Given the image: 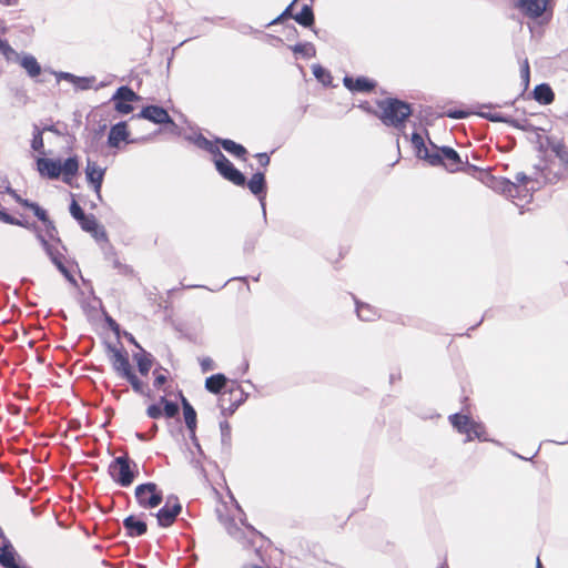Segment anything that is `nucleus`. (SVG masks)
<instances>
[{
    "mask_svg": "<svg viewBox=\"0 0 568 568\" xmlns=\"http://www.w3.org/2000/svg\"><path fill=\"white\" fill-rule=\"evenodd\" d=\"M293 19L303 27H311L314 23V13L310 6L305 4L301 12L293 16Z\"/></svg>",
    "mask_w": 568,
    "mask_h": 568,
    "instance_id": "31",
    "label": "nucleus"
},
{
    "mask_svg": "<svg viewBox=\"0 0 568 568\" xmlns=\"http://www.w3.org/2000/svg\"><path fill=\"white\" fill-rule=\"evenodd\" d=\"M79 170V162L75 156L68 158L63 164H61V174H63V181L69 182V179L74 176Z\"/></svg>",
    "mask_w": 568,
    "mask_h": 568,
    "instance_id": "29",
    "label": "nucleus"
},
{
    "mask_svg": "<svg viewBox=\"0 0 568 568\" xmlns=\"http://www.w3.org/2000/svg\"><path fill=\"white\" fill-rule=\"evenodd\" d=\"M108 351L110 354L112 367L120 377L124 378L133 372L129 362L128 353L122 347H116L109 344Z\"/></svg>",
    "mask_w": 568,
    "mask_h": 568,
    "instance_id": "9",
    "label": "nucleus"
},
{
    "mask_svg": "<svg viewBox=\"0 0 568 568\" xmlns=\"http://www.w3.org/2000/svg\"><path fill=\"white\" fill-rule=\"evenodd\" d=\"M549 144L550 150L555 153L559 161L560 171L556 172L551 178V170L548 168L544 170L542 174L548 182H555L556 180L561 179L566 173H568V149L565 145V143L559 140L550 141Z\"/></svg>",
    "mask_w": 568,
    "mask_h": 568,
    "instance_id": "6",
    "label": "nucleus"
},
{
    "mask_svg": "<svg viewBox=\"0 0 568 568\" xmlns=\"http://www.w3.org/2000/svg\"><path fill=\"white\" fill-rule=\"evenodd\" d=\"M449 116L453 119H462L465 116V112L458 111V112L449 113Z\"/></svg>",
    "mask_w": 568,
    "mask_h": 568,
    "instance_id": "60",
    "label": "nucleus"
},
{
    "mask_svg": "<svg viewBox=\"0 0 568 568\" xmlns=\"http://www.w3.org/2000/svg\"><path fill=\"white\" fill-rule=\"evenodd\" d=\"M105 260H108L111 263V266L114 270H118L122 265L115 253L112 252V248L105 252Z\"/></svg>",
    "mask_w": 568,
    "mask_h": 568,
    "instance_id": "47",
    "label": "nucleus"
},
{
    "mask_svg": "<svg viewBox=\"0 0 568 568\" xmlns=\"http://www.w3.org/2000/svg\"><path fill=\"white\" fill-rule=\"evenodd\" d=\"M220 430H221L222 444L224 446H230V444H231V426H230V424L226 420L221 422Z\"/></svg>",
    "mask_w": 568,
    "mask_h": 568,
    "instance_id": "39",
    "label": "nucleus"
},
{
    "mask_svg": "<svg viewBox=\"0 0 568 568\" xmlns=\"http://www.w3.org/2000/svg\"><path fill=\"white\" fill-rule=\"evenodd\" d=\"M381 120L386 125L398 128L412 114L410 105L397 99H386L378 102Z\"/></svg>",
    "mask_w": 568,
    "mask_h": 568,
    "instance_id": "1",
    "label": "nucleus"
},
{
    "mask_svg": "<svg viewBox=\"0 0 568 568\" xmlns=\"http://www.w3.org/2000/svg\"><path fill=\"white\" fill-rule=\"evenodd\" d=\"M296 1L297 0H293V2L284 10V12L281 16H278L275 20L272 21V24L280 22L282 19H284L286 17H293L291 13V10Z\"/></svg>",
    "mask_w": 568,
    "mask_h": 568,
    "instance_id": "51",
    "label": "nucleus"
},
{
    "mask_svg": "<svg viewBox=\"0 0 568 568\" xmlns=\"http://www.w3.org/2000/svg\"><path fill=\"white\" fill-rule=\"evenodd\" d=\"M114 109L121 114H129L133 106L130 104L131 102H122V101H113Z\"/></svg>",
    "mask_w": 568,
    "mask_h": 568,
    "instance_id": "45",
    "label": "nucleus"
},
{
    "mask_svg": "<svg viewBox=\"0 0 568 568\" xmlns=\"http://www.w3.org/2000/svg\"><path fill=\"white\" fill-rule=\"evenodd\" d=\"M130 342H132L136 347H139L141 349V346L135 342L134 337L132 335H130Z\"/></svg>",
    "mask_w": 568,
    "mask_h": 568,
    "instance_id": "63",
    "label": "nucleus"
},
{
    "mask_svg": "<svg viewBox=\"0 0 568 568\" xmlns=\"http://www.w3.org/2000/svg\"><path fill=\"white\" fill-rule=\"evenodd\" d=\"M245 400L244 392L239 385L229 388L227 393H223L220 397V407L223 413L229 410L232 414Z\"/></svg>",
    "mask_w": 568,
    "mask_h": 568,
    "instance_id": "13",
    "label": "nucleus"
},
{
    "mask_svg": "<svg viewBox=\"0 0 568 568\" xmlns=\"http://www.w3.org/2000/svg\"><path fill=\"white\" fill-rule=\"evenodd\" d=\"M227 532L235 538L236 540L241 541L242 544L251 545L253 541L251 539L245 540L244 532L241 528H239L234 523H230L226 527Z\"/></svg>",
    "mask_w": 568,
    "mask_h": 568,
    "instance_id": "37",
    "label": "nucleus"
},
{
    "mask_svg": "<svg viewBox=\"0 0 568 568\" xmlns=\"http://www.w3.org/2000/svg\"><path fill=\"white\" fill-rule=\"evenodd\" d=\"M517 190H514V195H507L513 200L518 199L520 201L529 202L532 196L534 186L529 187L527 185H518L516 183Z\"/></svg>",
    "mask_w": 568,
    "mask_h": 568,
    "instance_id": "34",
    "label": "nucleus"
},
{
    "mask_svg": "<svg viewBox=\"0 0 568 568\" xmlns=\"http://www.w3.org/2000/svg\"><path fill=\"white\" fill-rule=\"evenodd\" d=\"M226 378L223 374H215L206 378L205 387L209 392L219 394L225 386Z\"/></svg>",
    "mask_w": 568,
    "mask_h": 568,
    "instance_id": "30",
    "label": "nucleus"
},
{
    "mask_svg": "<svg viewBox=\"0 0 568 568\" xmlns=\"http://www.w3.org/2000/svg\"><path fill=\"white\" fill-rule=\"evenodd\" d=\"M219 143L226 152L233 154L239 159H244L246 155V149L243 145L234 142L233 140L222 139L219 140Z\"/></svg>",
    "mask_w": 568,
    "mask_h": 568,
    "instance_id": "27",
    "label": "nucleus"
},
{
    "mask_svg": "<svg viewBox=\"0 0 568 568\" xmlns=\"http://www.w3.org/2000/svg\"><path fill=\"white\" fill-rule=\"evenodd\" d=\"M154 374V387L160 388L166 382V376L164 374H156V372Z\"/></svg>",
    "mask_w": 568,
    "mask_h": 568,
    "instance_id": "53",
    "label": "nucleus"
},
{
    "mask_svg": "<svg viewBox=\"0 0 568 568\" xmlns=\"http://www.w3.org/2000/svg\"><path fill=\"white\" fill-rule=\"evenodd\" d=\"M182 405L186 427L194 434L196 427V413L184 397H182Z\"/></svg>",
    "mask_w": 568,
    "mask_h": 568,
    "instance_id": "28",
    "label": "nucleus"
},
{
    "mask_svg": "<svg viewBox=\"0 0 568 568\" xmlns=\"http://www.w3.org/2000/svg\"><path fill=\"white\" fill-rule=\"evenodd\" d=\"M161 402L164 403V414L166 417L172 418L178 414V404L166 400L165 397H162Z\"/></svg>",
    "mask_w": 568,
    "mask_h": 568,
    "instance_id": "42",
    "label": "nucleus"
},
{
    "mask_svg": "<svg viewBox=\"0 0 568 568\" xmlns=\"http://www.w3.org/2000/svg\"><path fill=\"white\" fill-rule=\"evenodd\" d=\"M343 83L348 90L355 92H368L375 87L373 81L364 77H359L355 80L351 77H345Z\"/></svg>",
    "mask_w": 568,
    "mask_h": 568,
    "instance_id": "22",
    "label": "nucleus"
},
{
    "mask_svg": "<svg viewBox=\"0 0 568 568\" xmlns=\"http://www.w3.org/2000/svg\"><path fill=\"white\" fill-rule=\"evenodd\" d=\"M0 221L8 223V224H17L22 225L20 221H17L14 217L6 213L3 210H0Z\"/></svg>",
    "mask_w": 568,
    "mask_h": 568,
    "instance_id": "49",
    "label": "nucleus"
},
{
    "mask_svg": "<svg viewBox=\"0 0 568 568\" xmlns=\"http://www.w3.org/2000/svg\"><path fill=\"white\" fill-rule=\"evenodd\" d=\"M138 100L136 93L129 87H120L112 97V101L133 102Z\"/></svg>",
    "mask_w": 568,
    "mask_h": 568,
    "instance_id": "32",
    "label": "nucleus"
},
{
    "mask_svg": "<svg viewBox=\"0 0 568 568\" xmlns=\"http://www.w3.org/2000/svg\"><path fill=\"white\" fill-rule=\"evenodd\" d=\"M534 98L541 104H550L555 99V94L548 84L541 83L534 89Z\"/></svg>",
    "mask_w": 568,
    "mask_h": 568,
    "instance_id": "25",
    "label": "nucleus"
},
{
    "mask_svg": "<svg viewBox=\"0 0 568 568\" xmlns=\"http://www.w3.org/2000/svg\"><path fill=\"white\" fill-rule=\"evenodd\" d=\"M42 130H40L37 125L34 126V130H33V136H32V141H31V148L37 151V152H41L43 151V136H42Z\"/></svg>",
    "mask_w": 568,
    "mask_h": 568,
    "instance_id": "38",
    "label": "nucleus"
},
{
    "mask_svg": "<svg viewBox=\"0 0 568 568\" xmlns=\"http://www.w3.org/2000/svg\"><path fill=\"white\" fill-rule=\"evenodd\" d=\"M9 194L12 195V197L23 206L24 199L20 197L14 190H9Z\"/></svg>",
    "mask_w": 568,
    "mask_h": 568,
    "instance_id": "57",
    "label": "nucleus"
},
{
    "mask_svg": "<svg viewBox=\"0 0 568 568\" xmlns=\"http://www.w3.org/2000/svg\"><path fill=\"white\" fill-rule=\"evenodd\" d=\"M242 524L246 526V528L250 530V534L252 536H258L260 535V532L254 527H252L251 525H246L244 523V520H242Z\"/></svg>",
    "mask_w": 568,
    "mask_h": 568,
    "instance_id": "59",
    "label": "nucleus"
},
{
    "mask_svg": "<svg viewBox=\"0 0 568 568\" xmlns=\"http://www.w3.org/2000/svg\"><path fill=\"white\" fill-rule=\"evenodd\" d=\"M529 77H530L529 62H528V59H524L520 63V78L526 88L529 84Z\"/></svg>",
    "mask_w": 568,
    "mask_h": 568,
    "instance_id": "43",
    "label": "nucleus"
},
{
    "mask_svg": "<svg viewBox=\"0 0 568 568\" xmlns=\"http://www.w3.org/2000/svg\"><path fill=\"white\" fill-rule=\"evenodd\" d=\"M247 186L254 195L258 196V200L261 202V206L263 210V214L265 215L266 214V210H265V189H266V186H265L264 174L261 172L253 174L247 183Z\"/></svg>",
    "mask_w": 568,
    "mask_h": 568,
    "instance_id": "16",
    "label": "nucleus"
},
{
    "mask_svg": "<svg viewBox=\"0 0 568 568\" xmlns=\"http://www.w3.org/2000/svg\"><path fill=\"white\" fill-rule=\"evenodd\" d=\"M449 420L459 433L466 434V440H473L474 438L487 440L484 426L471 420L467 415L453 414L449 416Z\"/></svg>",
    "mask_w": 568,
    "mask_h": 568,
    "instance_id": "3",
    "label": "nucleus"
},
{
    "mask_svg": "<svg viewBox=\"0 0 568 568\" xmlns=\"http://www.w3.org/2000/svg\"><path fill=\"white\" fill-rule=\"evenodd\" d=\"M432 148L434 150L433 155H437L439 161L436 165H443L446 170L450 172H456L460 169L462 160L459 154L449 146L437 148L432 143Z\"/></svg>",
    "mask_w": 568,
    "mask_h": 568,
    "instance_id": "10",
    "label": "nucleus"
},
{
    "mask_svg": "<svg viewBox=\"0 0 568 568\" xmlns=\"http://www.w3.org/2000/svg\"><path fill=\"white\" fill-rule=\"evenodd\" d=\"M104 174V168H101L97 162L91 161L90 159L87 161L85 176L88 182L92 184L99 199L101 197V186L103 183Z\"/></svg>",
    "mask_w": 568,
    "mask_h": 568,
    "instance_id": "14",
    "label": "nucleus"
},
{
    "mask_svg": "<svg viewBox=\"0 0 568 568\" xmlns=\"http://www.w3.org/2000/svg\"><path fill=\"white\" fill-rule=\"evenodd\" d=\"M8 28L3 21L0 20V36L7 32Z\"/></svg>",
    "mask_w": 568,
    "mask_h": 568,
    "instance_id": "61",
    "label": "nucleus"
},
{
    "mask_svg": "<svg viewBox=\"0 0 568 568\" xmlns=\"http://www.w3.org/2000/svg\"><path fill=\"white\" fill-rule=\"evenodd\" d=\"M123 527L126 530L128 536L130 537H139L146 532L148 527L145 521L135 517L129 516L123 520Z\"/></svg>",
    "mask_w": 568,
    "mask_h": 568,
    "instance_id": "21",
    "label": "nucleus"
},
{
    "mask_svg": "<svg viewBox=\"0 0 568 568\" xmlns=\"http://www.w3.org/2000/svg\"><path fill=\"white\" fill-rule=\"evenodd\" d=\"M109 474L122 487H129L134 480V470L128 456L115 457L109 465Z\"/></svg>",
    "mask_w": 568,
    "mask_h": 568,
    "instance_id": "2",
    "label": "nucleus"
},
{
    "mask_svg": "<svg viewBox=\"0 0 568 568\" xmlns=\"http://www.w3.org/2000/svg\"><path fill=\"white\" fill-rule=\"evenodd\" d=\"M550 0H516L515 7L526 17L537 19L546 11Z\"/></svg>",
    "mask_w": 568,
    "mask_h": 568,
    "instance_id": "12",
    "label": "nucleus"
},
{
    "mask_svg": "<svg viewBox=\"0 0 568 568\" xmlns=\"http://www.w3.org/2000/svg\"><path fill=\"white\" fill-rule=\"evenodd\" d=\"M486 118L491 121H496V122H505L506 121L501 115H498V114L487 115Z\"/></svg>",
    "mask_w": 568,
    "mask_h": 568,
    "instance_id": "58",
    "label": "nucleus"
},
{
    "mask_svg": "<svg viewBox=\"0 0 568 568\" xmlns=\"http://www.w3.org/2000/svg\"><path fill=\"white\" fill-rule=\"evenodd\" d=\"M312 70H313L314 77L318 81H321L323 83L329 82L331 75L323 67H321L320 64H316V65H313Z\"/></svg>",
    "mask_w": 568,
    "mask_h": 568,
    "instance_id": "40",
    "label": "nucleus"
},
{
    "mask_svg": "<svg viewBox=\"0 0 568 568\" xmlns=\"http://www.w3.org/2000/svg\"><path fill=\"white\" fill-rule=\"evenodd\" d=\"M79 223L82 230L91 233L97 241H108L104 229L98 224L94 215H84Z\"/></svg>",
    "mask_w": 568,
    "mask_h": 568,
    "instance_id": "18",
    "label": "nucleus"
},
{
    "mask_svg": "<svg viewBox=\"0 0 568 568\" xmlns=\"http://www.w3.org/2000/svg\"><path fill=\"white\" fill-rule=\"evenodd\" d=\"M214 164L217 172L227 181L237 186L245 184V176L240 172L229 159L221 152L214 158Z\"/></svg>",
    "mask_w": 568,
    "mask_h": 568,
    "instance_id": "7",
    "label": "nucleus"
},
{
    "mask_svg": "<svg viewBox=\"0 0 568 568\" xmlns=\"http://www.w3.org/2000/svg\"><path fill=\"white\" fill-rule=\"evenodd\" d=\"M70 213L78 222L85 215L81 206L75 201L70 205Z\"/></svg>",
    "mask_w": 568,
    "mask_h": 568,
    "instance_id": "46",
    "label": "nucleus"
},
{
    "mask_svg": "<svg viewBox=\"0 0 568 568\" xmlns=\"http://www.w3.org/2000/svg\"><path fill=\"white\" fill-rule=\"evenodd\" d=\"M38 239L40 240L51 262L58 267V270L68 281L74 283L72 274L65 265V257L61 251L63 247L61 246L60 240H57L54 243H50L42 234H38Z\"/></svg>",
    "mask_w": 568,
    "mask_h": 568,
    "instance_id": "5",
    "label": "nucleus"
},
{
    "mask_svg": "<svg viewBox=\"0 0 568 568\" xmlns=\"http://www.w3.org/2000/svg\"><path fill=\"white\" fill-rule=\"evenodd\" d=\"M136 116L140 119H146L156 124H170L172 130L178 129V125L171 119L168 111L162 106L148 105L143 108Z\"/></svg>",
    "mask_w": 568,
    "mask_h": 568,
    "instance_id": "11",
    "label": "nucleus"
},
{
    "mask_svg": "<svg viewBox=\"0 0 568 568\" xmlns=\"http://www.w3.org/2000/svg\"><path fill=\"white\" fill-rule=\"evenodd\" d=\"M133 357L136 362L140 374L146 376L153 365L152 355L145 352L143 348H141V351L134 354Z\"/></svg>",
    "mask_w": 568,
    "mask_h": 568,
    "instance_id": "24",
    "label": "nucleus"
},
{
    "mask_svg": "<svg viewBox=\"0 0 568 568\" xmlns=\"http://www.w3.org/2000/svg\"><path fill=\"white\" fill-rule=\"evenodd\" d=\"M128 138L129 132L126 130V123L122 121L111 126L108 136V144L111 148H118L120 143L126 141Z\"/></svg>",
    "mask_w": 568,
    "mask_h": 568,
    "instance_id": "19",
    "label": "nucleus"
},
{
    "mask_svg": "<svg viewBox=\"0 0 568 568\" xmlns=\"http://www.w3.org/2000/svg\"><path fill=\"white\" fill-rule=\"evenodd\" d=\"M412 144L418 159L426 160L430 165L436 166V163L439 161V158L437 155H433L434 150H429L425 145L424 139L420 134L414 133L412 135Z\"/></svg>",
    "mask_w": 568,
    "mask_h": 568,
    "instance_id": "15",
    "label": "nucleus"
},
{
    "mask_svg": "<svg viewBox=\"0 0 568 568\" xmlns=\"http://www.w3.org/2000/svg\"><path fill=\"white\" fill-rule=\"evenodd\" d=\"M119 274L121 275H130L132 273V270L129 265L123 264L116 270Z\"/></svg>",
    "mask_w": 568,
    "mask_h": 568,
    "instance_id": "56",
    "label": "nucleus"
},
{
    "mask_svg": "<svg viewBox=\"0 0 568 568\" xmlns=\"http://www.w3.org/2000/svg\"><path fill=\"white\" fill-rule=\"evenodd\" d=\"M146 414L150 418L156 419L162 416V409L159 405H150L146 409Z\"/></svg>",
    "mask_w": 568,
    "mask_h": 568,
    "instance_id": "48",
    "label": "nucleus"
},
{
    "mask_svg": "<svg viewBox=\"0 0 568 568\" xmlns=\"http://www.w3.org/2000/svg\"><path fill=\"white\" fill-rule=\"evenodd\" d=\"M181 511L182 505L178 497L169 496L164 506L155 514L159 526L164 528L172 526Z\"/></svg>",
    "mask_w": 568,
    "mask_h": 568,
    "instance_id": "8",
    "label": "nucleus"
},
{
    "mask_svg": "<svg viewBox=\"0 0 568 568\" xmlns=\"http://www.w3.org/2000/svg\"><path fill=\"white\" fill-rule=\"evenodd\" d=\"M134 495L139 506L145 509L155 508L163 501L162 491L154 483L138 485Z\"/></svg>",
    "mask_w": 568,
    "mask_h": 568,
    "instance_id": "4",
    "label": "nucleus"
},
{
    "mask_svg": "<svg viewBox=\"0 0 568 568\" xmlns=\"http://www.w3.org/2000/svg\"><path fill=\"white\" fill-rule=\"evenodd\" d=\"M132 386L134 392L142 394L144 392V384L141 382L136 375L132 372L128 376L124 377Z\"/></svg>",
    "mask_w": 568,
    "mask_h": 568,
    "instance_id": "41",
    "label": "nucleus"
},
{
    "mask_svg": "<svg viewBox=\"0 0 568 568\" xmlns=\"http://www.w3.org/2000/svg\"><path fill=\"white\" fill-rule=\"evenodd\" d=\"M489 187L494 191L504 194V195H514V190H517L516 183H513L508 179L505 178H496L491 176L489 182Z\"/></svg>",
    "mask_w": 568,
    "mask_h": 568,
    "instance_id": "23",
    "label": "nucleus"
},
{
    "mask_svg": "<svg viewBox=\"0 0 568 568\" xmlns=\"http://www.w3.org/2000/svg\"><path fill=\"white\" fill-rule=\"evenodd\" d=\"M110 326L114 328V326H118L116 323L113 320H110Z\"/></svg>",
    "mask_w": 568,
    "mask_h": 568,
    "instance_id": "64",
    "label": "nucleus"
},
{
    "mask_svg": "<svg viewBox=\"0 0 568 568\" xmlns=\"http://www.w3.org/2000/svg\"><path fill=\"white\" fill-rule=\"evenodd\" d=\"M57 77H58L59 80L63 79V80H67V81H69L71 83H73V81L75 80V75L72 74V73H69V72H60V73L57 74Z\"/></svg>",
    "mask_w": 568,
    "mask_h": 568,
    "instance_id": "54",
    "label": "nucleus"
},
{
    "mask_svg": "<svg viewBox=\"0 0 568 568\" xmlns=\"http://www.w3.org/2000/svg\"><path fill=\"white\" fill-rule=\"evenodd\" d=\"M356 313L362 321H373L377 316L376 311L371 305L358 301H356Z\"/></svg>",
    "mask_w": 568,
    "mask_h": 568,
    "instance_id": "33",
    "label": "nucleus"
},
{
    "mask_svg": "<svg viewBox=\"0 0 568 568\" xmlns=\"http://www.w3.org/2000/svg\"><path fill=\"white\" fill-rule=\"evenodd\" d=\"M23 206L31 209L33 211L34 215L44 223L48 237L51 240L54 239V233L57 232V230L52 222L48 219L47 212L37 203L30 201H24Z\"/></svg>",
    "mask_w": 568,
    "mask_h": 568,
    "instance_id": "20",
    "label": "nucleus"
},
{
    "mask_svg": "<svg viewBox=\"0 0 568 568\" xmlns=\"http://www.w3.org/2000/svg\"><path fill=\"white\" fill-rule=\"evenodd\" d=\"M94 81L93 78H81L75 75V80L73 84L81 90H87L91 87V83Z\"/></svg>",
    "mask_w": 568,
    "mask_h": 568,
    "instance_id": "44",
    "label": "nucleus"
},
{
    "mask_svg": "<svg viewBox=\"0 0 568 568\" xmlns=\"http://www.w3.org/2000/svg\"><path fill=\"white\" fill-rule=\"evenodd\" d=\"M201 367L203 372L213 369V361L210 357L201 359Z\"/></svg>",
    "mask_w": 568,
    "mask_h": 568,
    "instance_id": "52",
    "label": "nucleus"
},
{
    "mask_svg": "<svg viewBox=\"0 0 568 568\" xmlns=\"http://www.w3.org/2000/svg\"><path fill=\"white\" fill-rule=\"evenodd\" d=\"M295 53H300L305 58H313L316 53L315 47L310 42L297 43L293 47Z\"/></svg>",
    "mask_w": 568,
    "mask_h": 568,
    "instance_id": "35",
    "label": "nucleus"
},
{
    "mask_svg": "<svg viewBox=\"0 0 568 568\" xmlns=\"http://www.w3.org/2000/svg\"><path fill=\"white\" fill-rule=\"evenodd\" d=\"M37 166L39 173L49 179H58L61 174V162L58 160L39 158Z\"/></svg>",
    "mask_w": 568,
    "mask_h": 568,
    "instance_id": "17",
    "label": "nucleus"
},
{
    "mask_svg": "<svg viewBox=\"0 0 568 568\" xmlns=\"http://www.w3.org/2000/svg\"><path fill=\"white\" fill-rule=\"evenodd\" d=\"M531 182V179L529 176H527L525 173H517L516 174V178H515V182L514 183H517L518 185H527L528 186V183Z\"/></svg>",
    "mask_w": 568,
    "mask_h": 568,
    "instance_id": "50",
    "label": "nucleus"
},
{
    "mask_svg": "<svg viewBox=\"0 0 568 568\" xmlns=\"http://www.w3.org/2000/svg\"><path fill=\"white\" fill-rule=\"evenodd\" d=\"M195 143L199 148L201 149H204L206 150L207 152H210L211 154L214 155V158L221 153L220 149L213 143L211 142L210 140H207L206 138L200 135L196 140H195Z\"/></svg>",
    "mask_w": 568,
    "mask_h": 568,
    "instance_id": "36",
    "label": "nucleus"
},
{
    "mask_svg": "<svg viewBox=\"0 0 568 568\" xmlns=\"http://www.w3.org/2000/svg\"><path fill=\"white\" fill-rule=\"evenodd\" d=\"M20 65L26 70L30 78H36L41 73L39 62L31 54H24L20 60Z\"/></svg>",
    "mask_w": 568,
    "mask_h": 568,
    "instance_id": "26",
    "label": "nucleus"
},
{
    "mask_svg": "<svg viewBox=\"0 0 568 568\" xmlns=\"http://www.w3.org/2000/svg\"><path fill=\"white\" fill-rule=\"evenodd\" d=\"M0 2H2L3 4L6 6H12V4H16V1L14 0H0Z\"/></svg>",
    "mask_w": 568,
    "mask_h": 568,
    "instance_id": "62",
    "label": "nucleus"
},
{
    "mask_svg": "<svg viewBox=\"0 0 568 568\" xmlns=\"http://www.w3.org/2000/svg\"><path fill=\"white\" fill-rule=\"evenodd\" d=\"M256 156L261 165L265 166L270 163V156L266 153H258Z\"/></svg>",
    "mask_w": 568,
    "mask_h": 568,
    "instance_id": "55",
    "label": "nucleus"
}]
</instances>
